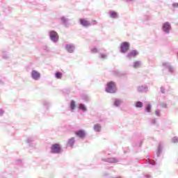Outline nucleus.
Here are the masks:
<instances>
[{
	"mask_svg": "<svg viewBox=\"0 0 178 178\" xmlns=\"http://www.w3.org/2000/svg\"><path fill=\"white\" fill-rule=\"evenodd\" d=\"M145 109L147 111V113H151V111H152V106H151V104H147V106L145 107Z\"/></svg>",
	"mask_w": 178,
	"mask_h": 178,
	"instance_id": "obj_15",
	"label": "nucleus"
},
{
	"mask_svg": "<svg viewBox=\"0 0 178 178\" xmlns=\"http://www.w3.org/2000/svg\"><path fill=\"white\" fill-rule=\"evenodd\" d=\"M94 129H95V131H96L97 132H99V131H101V129H102V127H101L100 125H99V124H96V125H95V127H94Z\"/></svg>",
	"mask_w": 178,
	"mask_h": 178,
	"instance_id": "obj_14",
	"label": "nucleus"
},
{
	"mask_svg": "<svg viewBox=\"0 0 178 178\" xmlns=\"http://www.w3.org/2000/svg\"><path fill=\"white\" fill-rule=\"evenodd\" d=\"M79 108H80V110H83V111H86V110H87L86 106H84V104H79Z\"/></svg>",
	"mask_w": 178,
	"mask_h": 178,
	"instance_id": "obj_17",
	"label": "nucleus"
},
{
	"mask_svg": "<svg viewBox=\"0 0 178 178\" xmlns=\"http://www.w3.org/2000/svg\"><path fill=\"white\" fill-rule=\"evenodd\" d=\"M74 142H75L74 138H71V139H70V140L68 141L69 146L72 147L73 145H74Z\"/></svg>",
	"mask_w": 178,
	"mask_h": 178,
	"instance_id": "obj_13",
	"label": "nucleus"
},
{
	"mask_svg": "<svg viewBox=\"0 0 178 178\" xmlns=\"http://www.w3.org/2000/svg\"><path fill=\"white\" fill-rule=\"evenodd\" d=\"M91 51L92 52V54H97L98 52V50L97 49V48H94L91 50Z\"/></svg>",
	"mask_w": 178,
	"mask_h": 178,
	"instance_id": "obj_23",
	"label": "nucleus"
},
{
	"mask_svg": "<svg viewBox=\"0 0 178 178\" xmlns=\"http://www.w3.org/2000/svg\"><path fill=\"white\" fill-rule=\"evenodd\" d=\"M138 55V52L137 51H131L127 55V57L129 58V59H131V58H136Z\"/></svg>",
	"mask_w": 178,
	"mask_h": 178,
	"instance_id": "obj_5",
	"label": "nucleus"
},
{
	"mask_svg": "<svg viewBox=\"0 0 178 178\" xmlns=\"http://www.w3.org/2000/svg\"><path fill=\"white\" fill-rule=\"evenodd\" d=\"M172 142H173V143H177L178 138H177V137L173 138H172Z\"/></svg>",
	"mask_w": 178,
	"mask_h": 178,
	"instance_id": "obj_22",
	"label": "nucleus"
},
{
	"mask_svg": "<svg viewBox=\"0 0 178 178\" xmlns=\"http://www.w3.org/2000/svg\"><path fill=\"white\" fill-rule=\"evenodd\" d=\"M107 162H110V163H115V162H118V159H114V157H112V159H107Z\"/></svg>",
	"mask_w": 178,
	"mask_h": 178,
	"instance_id": "obj_11",
	"label": "nucleus"
},
{
	"mask_svg": "<svg viewBox=\"0 0 178 178\" xmlns=\"http://www.w3.org/2000/svg\"><path fill=\"white\" fill-rule=\"evenodd\" d=\"M101 58H102V59H104V58H106V56L104 54H102Z\"/></svg>",
	"mask_w": 178,
	"mask_h": 178,
	"instance_id": "obj_25",
	"label": "nucleus"
},
{
	"mask_svg": "<svg viewBox=\"0 0 178 178\" xmlns=\"http://www.w3.org/2000/svg\"><path fill=\"white\" fill-rule=\"evenodd\" d=\"M110 15L111 17H118V13L115 11L110 12Z\"/></svg>",
	"mask_w": 178,
	"mask_h": 178,
	"instance_id": "obj_16",
	"label": "nucleus"
},
{
	"mask_svg": "<svg viewBox=\"0 0 178 178\" xmlns=\"http://www.w3.org/2000/svg\"><path fill=\"white\" fill-rule=\"evenodd\" d=\"M140 61H135V62L134 63V67L135 68H138V67H140Z\"/></svg>",
	"mask_w": 178,
	"mask_h": 178,
	"instance_id": "obj_18",
	"label": "nucleus"
},
{
	"mask_svg": "<svg viewBox=\"0 0 178 178\" xmlns=\"http://www.w3.org/2000/svg\"><path fill=\"white\" fill-rule=\"evenodd\" d=\"M55 76L56 78L60 79L63 76V74L62 72L57 71V72H56L55 74Z\"/></svg>",
	"mask_w": 178,
	"mask_h": 178,
	"instance_id": "obj_12",
	"label": "nucleus"
},
{
	"mask_svg": "<svg viewBox=\"0 0 178 178\" xmlns=\"http://www.w3.org/2000/svg\"><path fill=\"white\" fill-rule=\"evenodd\" d=\"M76 135L79 136V138H85L86 132L83 130L76 131Z\"/></svg>",
	"mask_w": 178,
	"mask_h": 178,
	"instance_id": "obj_9",
	"label": "nucleus"
},
{
	"mask_svg": "<svg viewBox=\"0 0 178 178\" xmlns=\"http://www.w3.org/2000/svg\"><path fill=\"white\" fill-rule=\"evenodd\" d=\"M143 103H142V102H137L136 104V107H143Z\"/></svg>",
	"mask_w": 178,
	"mask_h": 178,
	"instance_id": "obj_20",
	"label": "nucleus"
},
{
	"mask_svg": "<svg viewBox=\"0 0 178 178\" xmlns=\"http://www.w3.org/2000/svg\"><path fill=\"white\" fill-rule=\"evenodd\" d=\"M116 90L117 88L115 82H113V81L107 82V88H106V92H108V93H115Z\"/></svg>",
	"mask_w": 178,
	"mask_h": 178,
	"instance_id": "obj_1",
	"label": "nucleus"
},
{
	"mask_svg": "<svg viewBox=\"0 0 178 178\" xmlns=\"http://www.w3.org/2000/svg\"><path fill=\"white\" fill-rule=\"evenodd\" d=\"M129 42H122V44H121V52L122 54H125L126 52H127V51H129Z\"/></svg>",
	"mask_w": 178,
	"mask_h": 178,
	"instance_id": "obj_3",
	"label": "nucleus"
},
{
	"mask_svg": "<svg viewBox=\"0 0 178 178\" xmlns=\"http://www.w3.org/2000/svg\"><path fill=\"white\" fill-rule=\"evenodd\" d=\"M49 35H50V38L52 41H54V42L58 41L59 37H58V33H56V31H50Z\"/></svg>",
	"mask_w": 178,
	"mask_h": 178,
	"instance_id": "obj_4",
	"label": "nucleus"
},
{
	"mask_svg": "<svg viewBox=\"0 0 178 178\" xmlns=\"http://www.w3.org/2000/svg\"><path fill=\"white\" fill-rule=\"evenodd\" d=\"M80 23L82 24V26H90V23L88 22V20H86V19H80Z\"/></svg>",
	"mask_w": 178,
	"mask_h": 178,
	"instance_id": "obj_10",
	"label": "nucleus"
},
{
	"mask_svg": "<svg viewBox=\"0 0 178 178\" xmlns=\"http://www.w3.org/2000/svg\"><path fill=\"white\" fill-rule=\"evenodd\" d=\"M155 114L156 115H160V110H156Z\"/></svg>",
	"mask_w": 178,
	"mask_h": 178,
	"instance_id": "obj_24",
	"label": "nucleus"
},
{
	"mask_svg": "<svg viewBox=\"0 0 178 178\" xmlns=\"http://www.w3.org/2000/svg\"><path fill=\"white\" fill-rule=\"evenodd\" d=\"M120 104H121V100H115V102H114V105L115 106H120Z\"/></svg>",
	"mask_w": 178,
	"mask_h": 178,
	"instance_id": "obj_21",
	"label": "nucleus"
},
{
	"mask_svg": "<svg viewBox=\"0 0 178 178\" xmlns=\"http://www.w3.org/2000/svg\"><path fill=\"white\" fill-rule=\"evenodd\" d=\"M70 107L72 108V110H74L76 107V104H75V102H74V100H72L71 103H70Z\"/></svg>",
	"mask_w": 178,
	"mask_h": 178,
	"instance_id": "obj_19",
	"label": "nucleus"
},
{
	"mask_svg": "<svg viewBox=\"0 0 178 178\" xmlns=\"http://www.w3.org/2000/svg\"><path fill=\"white\" fill-rule=\"evenodd\" d=\"M51 153L58 154L61 152L60 145L55 144L52 145L51 147Z\"/></svg>",
	"mask_w": 178,
	"mask_h": 178,
	"instance_id": "obj_2",
	"label": "nucleus"
},
{
	"mask_svg": "<svg viewBox=\"0 0 178 178\" xmlns=\"http://www.w3.org/2000/svg\"><path fill=\"white\" fill-rule=\"evenodd\" d=\"M65 49H67V51L68 52H70V54H72L74 51V47L73 45H70V44H67L65 46Z\"/></svg>",
	"mask_w": 178,
	"mask_h": 178,
	"instance_id": "obj_8",
	"label": "nucleus"
},
{
	"mask_svg": "<svg viewBox=\"0 0 178 178\" xmlns=\"http://www.w3.org/2000/svg\"><path fill=\"white\" fill-rule=\"evenodd\" d=\"M40 76V72H38V71H36L35 70H33L32 71V77L34 79H39Z\"/></svg>",
	"mask_w": 178,
	"mask_h": 178,
	"instance_id": "obj_6",
	"label": "nucleus"
},
{
	"mask_svg": "<svg viewBox=\"0 0 178 178\" xmlns=\"http://www.w3.org/2000/svg\"><path fill=\"white\" fill-rule=\"evenodd\" d=\"M163 31H165V33H169V31L170 30V24L169 23H164V24H163Z\"/></svg>",
	"mask_w": 178,
	"mask_h": 178,
	"instance_id": "obj_7",
	"label": "nucleus"
}]
</instances>
